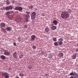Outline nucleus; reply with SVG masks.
Segmentation results:
<instances>
[{
	"label": "nucleus",
	"instance_id": "f257e3e1",
	"mask_svg": "<svg viewBox=\"0 0 78 78\" xmlns=\"http://www.w3.org/2000/svg\"><path fill=\"white\" fill-rule=\"evenodd\" d=\"M69 17V14L68 13V12L66 11H63L61 14V17L64 19H67Z\"/></svg>",
	"mask_w": 78,
	"mask_h": 78
},
{
	"label": "nucleus",
	"instance_id": "7ed1b4c3",
	"mask_svg": "<svg viewBox=\"0 0 78 78\" xmlns=\"http://www.w3.org/2000/svg\"><path fill=\"white\" fill-rule=\"evenodd\" d=\"M2 51H4V55H5L8 56V55H10V52L8 51V50H5L4 49H2Z\"/></svg>",
	"mask_w": 78,
	"mask_h": 78
},
{
	"label": "nucleus",
	"instance_id": "5701e85b",
	"mask_svg": "<svg viewBox=\"0 0 78 78\" xmlns=\"http://www.w3.org/2000/svg\"><path fill=\"white\" fill-rule=\"evenodd\" d=\"M52 39L53 41H54V42H56V41H57L56 38L53 37L52 38Z\"/></svg>",
	"mask_w": 78,
	"mask_h": 78
},
{
	"label": "nucleus",
	"instance_id": "4c0bfd02",
	"mask_svg": "<svg viewBox=\"0 0 78 78\" xmlns=\"http://www.w3.org/2000/svg\"><path fill=\"white\" fill-rule=\"evenodd\" d=\"M41 55H44V52H41Z\"/></svg>",
	"mask_w": 78,
	"mask_h": 78
},
{
	"label": "nucleus",
	"instance_id": "bb28decb",
	"mask_svg": "<svg viewBox=\"0 0 78 78\" xmlns=\"http://www.w3.org/2000/svg\"><path fill=\"white\" fill-rule=\"evenodd\" d=\"M23 57V55L22 54L20 55L19 58L20 59H21V58H22Z\"/></svg>",
	"mask_w": 78,
	"mask_h": 78
},
{
	"label": "nucleus",
	"instance_id": "dca6fc26",
	"mask_svg": "<svg viewBox=\"0 0 78 78\" xmlns=\"http://www.w3.org/2000/svg\"><path fill=\"white\" fill-rule=\"evenodd\" d=\"M63 55L64 54H63V53H60L58 55V56L60 58L62 57Z\"/></svg>",
	"mask_w": 78,
	"mask_h": 78
},
{
	"label": "nucleus",
	"instance_id": "20e7f679",
	"mask_svg": "<svg viewBox=\"0 0 78 78\" xmlns=\"http://www.w3.org/2000/svg\"><path fill=\"white\" fill-rule=\"evenodd\" d=\"M23 19L21 17L18 16L17 18L15 20L17 23H20L21 22V21Z\"/></svg>",
	"mask_w": 78,
	"mask_h": 78
},
{
	"label": "nucleus",
	"instance_id": "b1692460",
	"mask_svg": "<svg viewBox=\"0 0 78 78\" xmlns=\"http://www.w3.org/2000/svg\"><path fill=\"white\" fill-rule=\"evenodd\" d=\"M48 57L49 58H52L53 57V56H52V55L50 54L49 55Z\"/></svg>",
	"mask_w": 78,
	"mask_h": 78
},
{
	"label": "nucleus",
	"instance_id": "ddd939ff",
	"mask_svg": "<svg viewBox=\"0 0 78 78\" xmlns=\"http://www.w3.org/2000/svg\"><path fill=\"white\" fill-rule=\"evenodd\" d=\"M0 57L2 59H3V60L6 59V57L3 55H1Z\"/></svg>",
	"mask_w": 78,
	"mask_h": 78
},
{
	"label": "nucleus",
	"instance_id": "6e6552de",
	"mask_svg": "<svg viewBox=\"0 0 78 78\" xmlns=\"http://www.w3.org/2000/svg\"><path fill=\"white\" fill-rule=\"evenodd\" d=\"M58 41H59L58 42V45H61L63 44L62 41H63V39L62 38H60Z\"/></svg>",
	"mask_w": 78,
	"mask_h": 78
},
{
	"label": "nucleus",
	"instance_id": "4468645a",
	"mask_svg": "<svg viewBox=\"0 0 78 78\" xmlns=\"http://www.w3.org/2000/svg\"><path fill=\"white\" fill-rule=\"evenodd\" d=\"M35 37H36V36L34 35H33L31 37V40L32 41H34L35 39Z\"/></svg>",
	"mask_w": 78,
	"mask_h": 78
},
{
	"label": "nucleus",
	"instance_id": "7c9ffc66",
	"mask_svg": "<svg viewBox=\"0 0 78 78\" xmlns=\"http://www.w3.org/2000/svg\"><path fill=\"white\" fill-rule=\"evenodd\" d=\"M9 14H10V12H6V15H9Z\"/></svg>",
	"mask_w": 78,
	"mask_h": 78
},
{
	"label": "nucleus",
	"instance_id": "a878e982",
	"mask_svg": "<svg viewBox=\"0 0 78 78\" xmlns=\"http://www.w3.org/2000/svg\"><path fill=\"white\" fill-rule=\"evenodd\" d=\"M6 29H7V30L8 31H10L11 30V28L10 27H8L6 28Z\"/></svg>",
	"mask_w": 78,
	"mask_h": 78
},
{
	"label": "nucleus",
	"instance_id": "a18cd8bd",
	"mask_svg": "<svg viewBox=\"0 0 78 78\" xmlns=\"http://www.w3.org/2000/svg\"><path fill=\"white\" fill-rule=\"evenodd\" d=\"M53 26V25L52 24H51V26Z\"/></svg>",
	"mask_w": 78,
	"mask_h": 78
},
{
	"label": "nucleus",
	"instance_id": "58836bf2",
	"mask_svg": "<svg viewBox=\"0 0 78 78\" xmlns=\"http://www.w3.org/2000/svg\"><path fill=\"white\" fill-rule=\"evenodd\" d=\"M0 9H1V10H3V8H1Z\"/></svg>",
	"mask_w": 78,
	"mask_h": 78
},
{
	"label": "nucleus",
	"instance_id": "2f4dec72",
	"mask_svg": "<svg viewBox=\"0 0 78 78\" xmlns=\"http://www.w3.org/2000/svg\"><path fill=\"white\" fill-rule=\"evenodd\" d=\"M28 68L29 69H32V67L31 66H30L28 67Z\"/></svg>",
	"mask_w": 78,
	"mask_h": 78
},
{
	"label": "nucleus",
	"instance_id": "49530a36",
	"mask_svg": "<svg viewBox=\"0 0 78 78\" xmlns=\"http://www.w3.org/2000/svg\"><path fill=\"white\" fill-rule=\"evenodd\" d=\"M30 1H32L33 0H30Z\"/></svg>",
	"mask_w": 78,
	"mask_h": 78
},
{
	"label": "nucleus",
	"instance_id": "cd10ccee",
	"mask_svg": "<svg viewBox=\"0 0 78 78\" xmlns=\"http://www.w3.org/2000/svg\"><path fill=\"white\" fill-rule=\"evenodd\" d=\"M18 40L19 42H20L21 41V39L20 37L18 38Z\"/></svg>",
	"mask_w": 78,
	"mask_h": 78
},
{
	"label": "nucleus",
	"instance_id": "a19ab883",
	"mask_svg": "<svg viewBox=\"0 0 78 78\" xmlns=\"http://www.w3.org/2000/svg\"><path fill=\"white\" fill-rule=\"evenodd\" d=\"M6 9V8H5V7H3V9L4 10H5V9Z\"/></svg>",
	"mask_w": 78,
	"mask_h": 78
},
{
	"label": "nucleus",
	"instance_id": "c85d7f7f",
	"mask_svg": "<svg viewBox=\"0 0 78 78\" xmlns=\"http://www.w3.org/2000/svg\"><path fill=\"white\" fill-rule=\"evenodd\" d=\"M70 75L71 76H72V75H73V72H72V73H70Z\"/></svg>",
	"mask_w": 78,
	"mask_h": 78
},
{
	"label": "nucleus",
	"instance_id": "4be33fe9",
	"mask_svg": "<svg viewBox=\"0 0 78 78\" xmlns=\"http://www.w3.org/2000/svg\"><path fill=\"white\" fill-rule=\"evenodd\" d=\"M6 3L7 4V5H9L10 3V2H9V0H7L6 1Z\"/></svg>",
	"mask_w": 78,
	"mask_h": 78
},
{
	"label": "nucleus",
	"instance_id": "1a4fd4ad",
	"mask_svg": "<svg viewBox=\"0 0 78 78\" xmlns=\"http://www.w3.org/2000/svg\"><path fill=\"white\" fill-rule=\"evenodd\" d=\"M13 8V7L12 6H7L6 7V10H9V9H12Z\"/></svg>",
	"mask_w": 78,
	"mask_h": 78
},
{
	"label": "nucleus",
	"instance_id": "79ce46f5",
	"mask_svg": "<svg viewBox=\"0 0 78 78\" xmlns=\"http://www.w3.org/2000/svg\"><path fill=\"white\" fill-rule=\"evenodd\" d=\"M76 51H78V49H76Z\"/></svg>",
	"mask_w": 78,
	"mask_h": 78
},
{
	"label": "nucleus",
	"instance_id": "39448f33",
	"mask_svg": "<svg viewBox=\"0 0 78 78\" xmlns=\"http://www.w3.org/2000/svg\"><path fill=\"white\" fill-rule=\"evenodd\" d=\"M3 76H4L5 78H9V74L7 73H2Z\"/></svg>",
	"mask_w": 78,
	"mask_h": 78
},
{
	"label": "nucleus",
	"instance_id": "6ab92c4d",
	"mask_svg": "<svg viewBox=\"0 0 78 78\" xmlns=\"http://www.w3.org/2000/svg\"><path fill=\"white\" fill-rule=\"evenodd\" d=\"M51 29L52 30H55L56 29V27L55 26H53L51 27Z\"/></svg>",
	"mask_w": 78,
	"mask_h": 78
},
{
	"label": "nucleus",
	"instance_id": "09e8293b",
	"mask_svg": "<svg viewBox=\"0 0 78 78\" xmlns=\"http://www.w3.org/2000/svg\"><path fill=\"white\" fill-rule=\"evenodd\" d=\"M4 33H5V31H4Z\"/></svg>",
	"mask_w": 78,
	"mask_h": 78
},
{
	"label": "nucleus",
	"instance_id": "a211bd4d",
	"mask_svg": "<svg viewBox=\"0 0 78 78\" xmlns=\"http://www.w3.org/2000/svg\"><path fill=\"white\" fill-rule=\"evenodd\" d=\"M5 25H6V24H5V23H2L1 24V26L2 27H5Z\"/></svg>",
	"mask_w": 78,
	"mask_h": 78
},
{
	"label": "nucleus",
	"instance_id": "473e14b6",
	"mask_svg": "<svg viewBox=\"0 0 78 78\" xmlns=\"http://www.w3.org/2000/svg\"><path fill=\"white\" fill-rule=\"evenodd\" d=\"M24 27L25 28H28V26H27V25H25L24 26Z\"/></svg>",
	"mask_w": 78,
	"mask_h": 78
},
{
	"label": "nucleus",
	"instance_id": "2eb2a0df",
	"mask_svg": "<svg viewBox=\"0 0 78 78\" xmlns=\"http://www.w3.org/2000/svg\"><path fill=\"white\" fill-rule=\"evenodd\" d=\"M76 54H75L74 55H73L72 56V59H76Z\"/></svg>",
	"mask_w": 78,
	"mask_h": 78
},
{
	"label": "nucleus",
	"instance_id": "72a5a7b5",
	"mask_svg": "<svg viewBox=\"0 0 78 78\" xmlns=\"http://www.w3.org/2000/svg\"><path fill=\"white\" fill-rule=\"evenodd\" d=\"M32 48H34V49H35L36 48V46H32Z\"/></svg>",
	"mask_w": 78,
	"mask_h": 78
},
{
	"label": "nucleus",
	"instance_id": "412c9836",
	"mask_svg": "<svg viewBox=\"0 0 78 78\" xmlns=\"http://www.w3.org/2000/svg\"><path fill=\"white\" fill-rule=\"evenodd\" d=\"M49 31V29H48V28H45V31H46V32H48Z\"/></svg>",
	"mask_w": 78,
	"mask_h": 78
},
{
	"label": "nucleus",
	"instance_id": "0eeeda50",
	"mask_svg": "<svg viewBox=\"0 0 78 78\" xmlns=\"http://www.w3.org/2000/svg\"><path fill=\"white\" fill-rule=\"evenodd\" d=\"M73 76H76L74 77L73 76H71L70 78H78V74L75 72L73 73Z\"/></svg>",
	"mask_w": 78,
	"mask_h": 78
},
{
	"label": "nucleus",
	"instance_id": "9d476101",
	"mask_svg": "<svg viewBox=\"0 0 78 78\" xmlns=\"http://www.w3.org/2000/svg\"><path fill=\"white\" fill-rule=\"evenodd\" d=\"M15 10H18V11H22V8L21 7H16L15 8Z\"/></svg>",
	"mask_w": 78,
	"mask_h": 78
},
{
	"label": "nucleus",
	"instance_id": "c03bdc74",
	"mask_svg": "<svg viewBox=\"0 0 78 78\" xmlns=\"http://www.w3.org/2000/svg\"><path fill=\"white\" fill-rule=\"evenodd\" d=\"M12 3H14V1H12Z\"/></svg>",
	"mask_w": 78,
	"mask_h": 78
},
{
	"label": "nucleus",
	"instance_id": "f8f14e48",
	"mask_svg": "<svg viewBox=\"0 0 78 78\" xmlns=\"http://www.w3.org/2000/svg\"><path fill=\"white\" fill-rule=\"evenodd\" d=\"M8 17L9 20H12V18H13V17H12V16L11 15H8Z\"/></svg>",
	"mask_w": 78,
	"mask_h": 78
},
{
	"label": "nucleus",
	"instance_id": "de8ad7c7",
	"mask_svg": "<svg viewBox=\"0 0 78 78\" xmlns=\"http://www.w3.org/2000/svg\"><path fill=\"white\" fill-rule=\"evenodd\" d=\"M39 78H42V77H39Z\"/></svg>",
	"mask_w": 78,
	"mask_h": 78
},
{
	"label": "nucleus",
	"instance_id": "c9c22d12",
	"mask_svg": "<svg viewBox=\"0 0 78 78\" xmlns=\"http://www.w3.org/2000/svg\"><path fill=\"white\" fill-rule=\"evenodd\" d=\"M42 16H45V14H44V13H43L42 14Z\"/></svg>",
	"mask_w": 78,
	"mask_h": 78
},
{
	"label": "nucleus",
	"instance_id": "f03ea898",
	"mask_svg": "<svg viewBox=\"0 0 78 78\" xmlns=\"http://www.w3.org/2000/svg\"><path fill=\"white\" fill-rule=\"evenodd\" d=\"M26 13L27 14L25 15L26 16L25 17V20L27 22H28V18H30V12H26Z\"/></svg>",
	"mask_w": 78,
	"mask_h": 78
},
{
	"label": "nucleus",
	"instance_id": "e433bc0d",
	"mask_svg": "<svg viewBox=\"0 0 78 78\" xmlns=\"http://www.w3.org/2000/svg\"><path fill=\"white\" fill-rule=\"evenodd\" d=\"M13 45L16 46V43H13Z\"/></svg>",
	"mask_w": 78,
	"mask_h": 78
},
{
	"label": "nucleus",
	"instance_id": "9b49d317",
	"mask_svg": "<svg viewBox=\"0 0 78 78\" xmlns=\"http://www.w3.org/2000/svg\"><path fill=\"white\" fill-rule=\"evenodd\" d=\"M13 56L14 58L16 59V58H17V52H14L13 54Z\"/></svg>",
	"mask_w": 78,
	"mask_h": 78
},
{
	"label": "nucleus",
	"instance_id": "ea45409f",
	"mask_svg": "<svg viewBox=\"0 0 78 78\" xmlns=\"http://www.w3.org/2000/svg\"><path fill=\"white\" fill-rule=\"evenodd\" d=\"M71 10H70V9H69L68 10V12H70V11Z\"/></svg>",
	"mask_w": 78,
	"mask_h": 78
},
{
	"label": "nucleus",
	"instance_id": "c756f323",
	"mask_svg": "<svg viewBox=\"0 0 78 78\" xmlns=\"http://www.w3.org/2000/svg\"><path fill=\"white\" fill-rule=\"evenodd\" d=\"M29 8H30V9H33V7L32 6H29Z\"/></svg>",
	"mask_w": 78,
	"mask_h": 78
},
{
	"label": "nucleus",
	"instance_id": "37998d69",
	"mask_svg": "<svg viewBox=\"0 0 78 78\" xmlns=\"http://www.w3.org/2000/svg\"><path fill=\"white\" fill-rule=\"evenodd\" d=\"M9 70H11V69L10 68H9Z\"/></svg>",
	"mask_w": 78,
	"mask_h": 78
},
{
	"label": "nucleus",
	"instance_id": "393cba45",
	"mask_svg": "<svg viewBox=\"0 0 78 78\" xmlns=\"http://www.w3.org/2000/svg\"><path fill=\"white\" fill-rule=\"evenodd\" d=\"M54 45H55V46H58V42H55L54 43Z\"/></svg>",
	"mask_w": 78,
	"mask_h": 78
},
{
	"label": "nucleus",
	"instance_id": "f3484780",
	"mask_svg": "<svg viewBox=\"0 0 78 78\" xmlns=\"http://www.w3.org/2000/svg\"><path fill=\"white\" fill-rule=\"evenodd\" d=\"M53 23H54L55 25H57V23H58V22L56 20H54L53 21Z\"/></svg>",
	"mask_w": 78,
	"mask_h": 78
},
{
	"label": "nucleus",
	"instance_id": "aec40b11",
	"mask_svg": "<svg viewBox=\"0 0 78 78\" xmlns=\"http://www.w3.org/2000/svg\"><path fill=\"white\" fill-rule=\"evenodd\" d=\"M19 75L20 76H24V75H25L23 74V73H22L21 72L19 74Z\"/></svg>",
	"mask_w": 78,
	"mask_h": 78
},
{
	"label": "nucleus",
	"instance_id": "f704fd0d",
	"mask_svg": "<svg viewBox=\"0 0 78 78\" xmlns=\"http://www.w3.org/2000/svg\"><path fill=\"white\" fill-rule=\"evenodd\" d=\"M2 30H3V31H4L5 32H6V30L4 29H2Z\"/></svg>",
	"mask_w": 78,
	"mask_h": 78
},
{
	"label": "nucleus",
	"instance_id": "423d86ee",
	"mask_svg": "<svg viewBox=\"0 0 78 78\" xmlns=\"http://www.w3.org/2000/svg\"><path fill=\"white\" fill-rule=\"evenodd\" d=\"M36 15V13L35 12H33L31 14V19L32 20H34L35 19V16Z\"/></svg>",
	"mask_w": 78,
	"mask_h": 78
},
{
	"label": "nucleus",
	"instance_id": "8fccbe9b",
	"mask_svg": "<svg viewBox=\"0 0 78 78\" xmlns=\"http://www.w3.org/2000/svg\"><path fill=\"white\" fill-rule=\"evenodd\" d=\"M46 75H47V74H46Z\"/></svg>",
	"mask_w": 78,
	"mask_h": 78
}]
</instances>
